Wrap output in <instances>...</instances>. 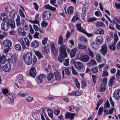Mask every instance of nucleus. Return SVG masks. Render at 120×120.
<instances>
[{
	"instance_id": "nucleus-54",
	"label": "nucleus",
	"mask_w": 120,
	"mask_h": 120,
	"mask_svg": "<svg viewBox=\"0 0 120 120\" xmlns=\"http://www.w3.org/2000/svg\"><path fill=\"white\" fill-rule=\"evenodd\" d=\"M39 34L38 33L36 32L33 35V37L34 38L39 39Z\"/></svg>"
},
{
	"instance_id": "nucleus-6",
	"label": "nucleus",
	"mask_w": 120,
	"mask_h": 120,
	"mask_svg": "<svg viewBox=\"0 0 120 120\" xmlns=\"http://www.w3.org/2000/svg\"><path fill=\"white\" fill-rule=\"evenodd\" d=\"M50 46L52 52L55 56H57L58 54V51L55 49L54 44L52 42H51Z\"/></svg>"
},
{
	"instance_id": "nucleus-46",
	"label": "nucleus",
	"mask_w": 120,
	"mask_h": 120,
	"mask_svg": "<svg viewBox=\"0 0 120 120\" xmlns=\"http://www.w3.org/2000/svg\"><path fill=\"white\" fill-rule=\"evenodd\" d=\"M48 23L43 21L41 24V26L43 27H45L47 26Z\"/></svg>"
},
{
	"instance_id": "nucleus-9",
	"label": "nucleus",
	"mask_w": 120,
	"mask_h": 120,
	"mask_svg": "<svg viewBox=\"0 0 120 120\" xmlns=\"http://www.w3.org/2000/svg\"><path fill=\"white\" fill-rule=\"evenodd\" d=\"M75 66L78 70L82 69L83 67L82 64L79 62H75L74 63Z\"/></svg>"
},
{
	"instance_id": "nucleus-42",
	"label": "nucleus",
	"mask_w": 120,
	"mask_h": 120,
	"mask_svg": "<svg viewBox=\"0 0 120 120\" xmlns=\"http://www.w3.org/2000/svg\"><path fill=\"white\" fill-rule=\"evenodd\" d=\"M24 40L26 45L29 47L30 45V42L28 39L26 38H24Z\"/></svg>"
},
{
	"instance_id": "nucleus-7",
	"label": "nucleus",
	"mask_w": 120,
	"mask_h": 120,
	"mask_svg": "<svg viewBox=\"0 0 120 120\" xmlns=\"http://www.w3.org/2000/svg\"><path fill=\"white\" fill-rule=\"evenodd\" d=\"M66 119H69L71 120H73L74 118L75 114L70 112H67L64 115Z\"/></svg>"
},
{
	"instance_id": "nucleus-49",
	"label": "nucleus",
	"mask_w": 120,
	"mask_h": 120,
	"mask_svg": "<svg viewBox=\"0 0 120 120\" xmlns=\"http://www.w3.org/2000/svg\"><path fill=\"white\" fill-rule=\"evenodd\" d=\"M116 44H113L111 45H109V47L110 49L112 50H114L115 49V46Z\"/></svg>"
},
{
	"instance_id": "nucleus-44",
	"label": "nucleus",
	"mask_w": 120,
	"mask_h": 120,
	"mask_svg": "<svg viewBox=\"0 0 120 120\" xmlns=\"http://www.w3.org/2000/svg\"><path fill=\"white\" fill-rule=\"evenodd\" d=\"M88 53L89 55L91 57H94V55L93 52L89 49L88 48Z\"/></svg>"
},
{
	"instance_id": "nucleus-26",
	"label": "nucleus",
	"mask_w": 120,
	"mask_h": 120,
	"mask_svg": "<svg viewBox=\"0 0 120 120\" xmlns=\"http://www.w3.org/2000/svg\"><path fill=\"white\" fill-rule=\"evenodd\" d=\"M115 80V77L113 76L110 78L109 81V85L110 86H111L113 84V82Z\"/></svg>"
},
{
	"instance_id": "nucleus-18",
	"label": "nucleus",
	"mask_w": 120,
	"mask_h": 120,
	"mask_svg": "<svg viewBox=\"0 0 120 120\" xmlns=\"http://www.w3.org/2000/svg\"><path fill=\"white\" fill-rule=\"evenodd\" d=\"M8 22L11 28L13 29L15 28V23L14 21L11 19H9Z\"/></svg>"
},
{
	"instance_id": "nucleus-20",
	"label": "nucleus",
	"mask_w": 120,
	"mask_h": 120,
	"mask_svg": "<svg viewBox=\"0 0 120 120\" xmlns=\"http://www.w3.org/2000/svg\"><path fill=\"white\" fill-rule=\"evenodd\" d=\"M45 8L46 9H49L52 11H55L56 8L53 7H52L49 4H47L45 5Z\"/></svg>"
},
{
	"instance_id": "nucleus-22",
	"label": "nucleus",
	"mask_w": 120,
	"mask_h": 120,
	"mask_svg": "<svg viewBox=\"0 0 120 120\" xmlns=\"http://www.w3.org/2000/svg\"><path fill=\"white\" fill-rule=\"evenodd\" d=\"M8 24L6 25L5 24L4 22H3L1 24V29L2 30L7 31L8 28Z\"/></svg>"
},
{
	"instance_id": "nucleus-58",
	"label": "nucleus",
	"mask_w": 120,
	"mask_h": 120,
	"mask_svg": "<svg viewBox=\"0 0 120 120\" xmlns=\"http://www.w3.org/2000/svg\"><path fill=\"white\" fill-rule=\"evenodd\" d=\"M103 109V106L99 108L98 111V115H100L102 112Z\"/></svg>"
},
{
	"instance_id": "nucleus-62",
	"label": "nucleus",
	"mask_w": 120,
	"mask_h": 120,
	"mask_svg": "<svg viewBox=\"0 0 120 120\" xmlns=\"http://www.w3.org/2000/svg\"><path fill=\"white\" fill-rule=\"evenodd\" d=\"M26 99L28 102H30L32 101L33 98L31 97H28L26 98Z\"/></svg>"
},
{
	"instance_id": "nucleus-16",
	"label": "nucleus",
	"mask_w": 120,
	"mask_h": 120,
	"mask_svg": "<svg viewBox=\"0 0 120 120\" xmlns=\"http://www.w3.org/2000/svg\"><path fill=\"white\" fill-rule=\"evenodd\" d=\"M18 32L19 34L22 36H25L26 33L21 27H19L18 29Z\"/></svg>"
},
{
	"instance_id": "nucleus-14",
	"label": "nucleus",
	"mask_w": 120,
	"mask_h": 120,
	"mask_svg": "<svg viewBox=\"0 0 120 120\" xmlns=\"http://www.w3.org/2000/svg\"><path fill=\"white\" fill-rule=\"evenodd\" d=\"M36 74V71L34 67L32 68L30 70L29 74L32 77H34Z\"/></svg>"
},
{
	"instance_id": "nucleus-21",
	"label": "nucleus",
	"mask_w": 120,
	"mask_h": 120,
	"mask_svg": "<svg viewBox=\"0 0 120 120\" xmlns=\"http://www.w3.org/2000/svg\"><path fill=\"white\" fill-rule=\"evenodd\" d=\"M76 26L78 30L80 32L82 33L85 32V30L81 26L80 24H77L76 25Z\"/></svg>"
},
{
	"instance_id": "nucleus-63",
	"label": "nucleus",
	"mask_w": 120,
	"mask_h": 120,
	"mask_svg": "<svg viewBox=\"0 0 120 120\" xmlns=\"http://www.w3.org/2000/svg\"><path fill=\"white\" fill-rule=\"evenodd\" d=\"M36 55L38 57L39 59H40L42 57V56L39 52H37L36 53Z\"/></svg>"
},
{
	"instance_id": "nucleus-1",
	"label": "nucleus",
	"mask_w": 120,
	"mask_h": 120,
	"mask_svg": "<svg viewBox=\"0 0 120 120\" xmlns=\"http://www.w3.org/2000/svg\"><path fill=\"white\" fill-rule=\"evenodd\" d=\"M110 105L108 100H107L104 105V112L105 115H108L112 114L114 110V108L112 107L109 110L108 108H109Z\"/></svg>"
},
{
	"instance_id": "nucleus-32",
	"label": "nucleus",
	"mask_w": 120,
	"mask_h": 120,
	"mask_svg": "<svg viewBox=\"0 0 120 120\" xmlns=\"http://www.w3.org/2000/svg\"><path fill=\"white\" fill-rule=\"evenodd\" d=\"M56 79V80H59L60 79V74L58 72H55L54 73Z\"/></svg>"
},
{
	"instance_id": "nucleus-34",
	"label": "nucleus",
	"mask_w": 120,
	"mask_h": 120,
	"mask_svg": "<svg viewBox=\"0 0 120 120\" xmlns=\"http://www.w3.org/2000/svg\"><path fill=\"white\" fill-rule=\"evenodd\" d=\"M78 48L79 49H86L87 47L86 45H83L81 44H78Z\"/></svg>"
},
{
	"instance_id": "nucleus-43",
	"label": "nucleus",
	"mask_w": 120,
	"mask_h": 120,
	"mask_svg": "<svg viewBox=\"0 0 120 120\" xmlns=\"http://www.w3.org/2000/svg\"><path fill=\"white\" fill-rule=\"evenodd\" d=\"M58 43L59 44L61 45L63 43V38L62 35H60L59 37Z\"/></svg>"
},
{
	"instance_id": "nucleus-64",
	"label": "nucleus",
	"mask_w": 120,
	"mask_h": 120,
	"mask_svg": "<svg viewBox=\"0 0 120 120\" xmlns=\"http://www.w3.org/2000/svg\"><path fill=\"white\" fill-rule=\"evenodd\" d=\"M65 74L68 75H69L70 74V72L69 69L68 68H65Z\"/></svg>"
},
{
	"instance_id": "nucleus-27",
	"label": "nucleus",
	"mask_w": 120,
	"mask_h": 120,
	"mask_svg": "<svg viewBox=\"0 0 120 120\" xmlns=\"http://www.w3.org/2000/svg\"><path fill=\"white\" fill-rule=\"evenodd\" d=\"M105 85L103 84H102L100 86V91L101 92H104L106 89Z\"/></svg>"
},
{
	"instance_id": "nucleus-25",
	"label": "nucleus",
	"mask_w": 120,
	"mask_h": 120,
	"mask_svg": "<svg viewBox=\"0 0 120 120\" xmlns=\"http://www.w3.org/2000/svg\"><path fill=\"white\" fill-rule=\"evenodd\" d=\"M74 7L71 6L69 7L67 10V12L68 14L71 15L73 12Z\"/></svg>"
},
{
	"instance_id": "nucleus-10",
	"label": "nucleus",
	"mask_w": 120,
	"mask_h": 120,
	"mask_svg": "<svg viewBox=\"0 0 120 120\" xmlns=\"http://www.w3.org/2000/svg\"><path fill=\"white\" fill-rule=\"evenodd\" d=\"M11 65L10 64H7L5 65L3 67V70L6 72H8L11 69Z\"/></svg>"
},
{
	"instance_id": "nucleus-40",
	"label": "nucleus",
	"mask_w": 120,
	"mask_h": 120,
	"mask_svg": "<svg viewBox=\"0 0 120 120\" xmlns=\"http://www.w3.org/2000/svg\"><path fill=\"white\" fill-rule=\"evenodd\" d=\"M82 91L80 90H78L76 91L75 92V96H79L82 94Z\"/></svg>"
},
{
	"instance_id": "nucleus-33",
	"label": "nucleus",
	"mask_w": 120,
	"mask_h": 120,
	"mask_svg": "<svg viewBox=\"0 0 120 120\" xmlns=\"http://www.w3.org/2000/svg\"><path fill=\"white\" fill-rule=\"evenodd\" d=\"M15 49L17 50L20 51L21 50V48L20 45L18 44L15 45L14 47Z\"/></svg>"
},
{
	"instance_id": "nucleus-23",
	"label": "nucleus",
	"mask_w": 120,
	"mask_h": 120,
	"mask_svg": "<svg viewBox=\"0 0 120 120\" xmlns=\"http://www.w3.org/2000/svg\"><path fill=\"white\" fill-rule=\"evenodd\" d=\"M45 77V75L44 74H41L39 75L38 76L37 78L39 80L40 83L42 82V79Z\"/></svg>"
},
{
	"instance_id": "nucleus-35",
	"label": "nucleus",
	"mask_w": 120,
	"mask_h": 120,
	"mask_svg": "<svg viewBox=\"0 0 120 120\" xmlns=\"http://www.w3.org/2000/svg\"><path fill=\"white\" fill-rule=\"evenodd\" d=\"M0 18L1 20L4 21H6L8 19L7 15H0Z\"/></svg>"
},
{
	"instance_id": "nucleus-60",
	"label": "nucleus",
	"mask_w": 120,
	"mask_h": 120,
	"mask_svg": "<svg viewBox=\"0 0 120 120\" xmlns=\"http://www.w3.org/2000/svg\"><path fill=\"white\" fill-rule=\"evenodd\" d=\"M71 69L72 72L73 74L74 75H77V72H76L75 70L74 69V67L73 66H71Z\"/></svg>"
},
{
	"instance_id": "nucleus-28",
	"label": "nucleus",
	"mask_w": 120,
	"mask_h": 120,
	"mask_svg": "<svg viewBox=\"0 0 120 120\" xmlns=\"http://www.w3.org/2000/svg\"><path fill=\"white\" fill-rule=\"evenodd\" d=\"M96 62L93 59H91L89 63L88 64L89 66L93 65H95Z\"/></svg>"
},
{
	"instance_id": "nucleus-57",
	"label": "nucleus",
	"mask_w": 120,
	"mask_h": 120,
	"mask_svg": "<svg viewBox=\"0 0 120 120\" xmlns=\"http://www.w3.org/2000/svg\"><path fill=\"white\" fill-rule=\"evenodd\" d=\"M51 13L49 11H44L42 15H50Z\"/></svg>"
},
{
	"instance_id": "nucleus-47",
	"label": "nucleus",
	"mask_w": 120,
	"mask_h": 120,
	"mask_svg": "<svg viewBox=\"0 0 120 120\" xmlns=\"http://www.w3.org/2000/svg\"><path fill=\"white\" fill-rule=\"evenodd\" d=\"M75 84L76 87L79 88L80 87V85L79 82H78V79L76 78H75Z\"/></svg>"
},
{
	"instance_id": "nucleus-45",
	"label": "nucleus",
	"mask_w": 120,
	"mask_h": 120,
	"mask_svg": "<svg viewBox=\"0 0 120 120\" xmlns=\"http://www.w3.org/2000/svg\"><path fill=\"white\" fill-rule=\"evenodd\" d=\"M65 57L61 56L60 54L59 56L58 57V59L60 63H62L64 60V58Z\"/></svg>"
},
{
	"instance_id": "nucleus-13",
	"label": "nucleus",
	"mask_w": 120,
	"mask_h": 120,
	"mask_svg": "<svg viewBox=\"0 0 120 120\" xmlns=\"http://www.w3.org/2000/svg\"><path fill=\"white\" fill-rule=\"evenodd\" d=\"M39 45V43L36 40H34L31 43L30 45L33 48L38 47Z\"/></svg>"
},
{
	"instance_id": "nucleus-11",
	"label": "nucleus",
	"mask_w": 120,
	"mask_h": 120,
	"mask_svg": "<svg viewBox=\"0 0 120 120\" xmlns=\"http://www.w3.org/2000/svg\"><path fill=\"white\" fill-rule=\"evenodd\" d=\"M4 46L5 47H10L12 44L11 41L7 39L5 40L3 42Z\"/></svg>"
},
{
	"instance_id": "nucleus-50",
	"label": "nucleus",
	"mask_w": 120,
	"mask_h": 120,
	"mask_svg": "<svg viewBox=\"0 0 120 120\" xmlns=\"http://www.w3.org/2000/svg\"><path fill=\"white\" fill-rule=\"evenodd\" d=\"M97 19L94 18H89L87 20L89 22H91L97 20Z\"/></svg>"
},
{
	"instance_id": "nucleus-48",
	"label": "nucleus",
	"mask_w": 120,
	"mask_h": 120,
	"mask_svg": "<svg viewBox=\"0 0 120 120\" xmlns=\"http://www.w3.org/2000/svg\"><path fill=\"white\" fill-rule=\"evenodd\" d=\"M48 39L45 37H44L43 39L42 40V42L43 45H44L47 43Z\"/></svg>"
},
{
	"instance_id": "nucleus-5",
	"label": "nucleus",
	"mask_w": 120,
	"mask_h": 120,
	"mask_svg": "<svg viewBox=\"0 0 120 120\" xmlns=\"http://www.w3.org/2000/svg\"><path fill=\"white\" fill-rule=\"evenodd\" d=\"M90 58V57L87 55L81 54L79 59L82 62H86L89 60Z\"/></svg>"
},
{
	"instance_id": "nucleus-61",
	"label": "nucleus",
	"mask_w": 120,
	"mask_h": 120,
	"mask_svg": "<svg viewBox=\"0 0 120 120\" xmlns=\"http://www.w3.org/2000/svg\"><path fill=\"white\" fill-rule=\"evenodd\" d=\"M20 43L22 45L23 49H25L26 48V46L24 41H22L20 42Z\"/></svg>"
},
{
	"instance_id": "nucleus-12",
	"label": "nucleus",
	"mask_w": 120,
	"mask_h": 120,
	"mask_svg": "<svg viewBox=\"0 0 120 120\" xmlns=\"http://www.w3.org/2000/svg\"><path fill=\"white\" fill-rule=\"evenodd\" d=\"M107 47L106 45L104 44L102 46L101 49V53L105 55L107 52Z\"/></svg>"
},
{
	"instance_id": "nucleus-24",
	"label": "nucleus",
	"mask_w": 120,
	"mask_h": 120,
	"mask_svg": "<svg viewBox=\"0 0 120 120\" xmlns=\"http://www.w3.org/2000/svg\"><path fill=\"white\" fill-rule=\"evenodd\" d=\"M22 26L24 30H28L29 29V27L28 24L26 22H24L22 24Z\"/></svg>"
},
{
	"instance_id": "nucleus-55",
	"label": "nucleus",
	"mask_w": 120,
	"mask_h": 120,
	"mask_svg": "<svg viewBox=\"0 0 120 120\" xmlns=\"http://www.w3.org/2000/svg\"><path fill=\"white\" fill-rule=\"evenodd\" d=\"M79 18L77 17L74 16L71 19V21L73 22H74L75 21L79 19Z\"/></svg>"
},
{
	"instance_id": "nucleus-41",
	"label": "nucleus",
	"mask_w": 120,
	"mask_h": 120,
	"mask_svg": "<svg viewBox=\"0 0 120 120\" xmlns=\"http://www.w3.org/2000/svg\"><path fill=\"white\" fill-rule=\"evenodd\" d=\"M104 33V31L102 29H99L97 30L95 32V33L96 34H103Z\"/></svg>"
},
{
	"instance_id": "nucleus-53",
	"label": "nucleus",
	"mask_w": 120,
	"mask_h": 120,
	"mask_svg": "<svg viewBox=\"0 0 120 120\" xmlns=\"http://www.w3.org/2000/svg\"><path fill=\"white\" fill-rule=\"evenodd\" d=\"M69 59H67L65 60L63 62L64 64L66 66H67L68 65L69 63Z\"/></svg>"
},
{
	"instance_id": "nucleus-39",
	"label": "nucleus",
	"mask_w": 120,
	"mask_h": 120,
	"mask_svg": "<svg viewBox=\"0 0 120 120\" xmlns=\"http://www.w3.org/2000/svg\"><path fill=\"white\" fill-rule=\"evenodd\" d=\"M91 71L93 73H96L98 71V68L97 67H93L91 69Z\"/></svg>"
},
{
	"instance_id": "nucleus-3",
	"label": "nucleus",
	"mask_w": 120,
	"mask_h": 120,
	"mask_svg": "<svg viewBox=\"0 0 120 120\" xmlns=\"http://www.w3.org/2000/svg\"><path fill=\"white\" fill-rule=\"evenodd\" d=\"M59 51L61 56L64 57H67V54L66 51L65 46L64 45H62L60 46Z\"/></svg>"
},
{
	"instance_id": "nucleus-29",
	"label": "nucleus",
	"mask_w": 120,
	"mask_h": 120,
	"mask_svg": "<svg viewBox=\"0 0 120 120\" xmlns=\"http://www.w3.org/2000/svg\"><path fill=\"white\" fill-rule=\"evenodd\" d=\"M54 77V75L52 73L50 72L47 75V78L48 80H51Z\"/></svg>"
},
{
	"instance_id": "nucleus-52",
	"label": "nucleus",
	"mask_w": 120,
	"mask_h": 120,
	"mask_svg": "<svg viewBox=\"0 0 120 120\" xmlns=\"http://www.w3.org/2000/svg\"><path fill=\"white\" fill-rule=\"evenodd\" d=\"M118 38L117 35L116 34H114V42L116 43L118 40Z\"/></svg>"
},
{
	"instance_id": "nucleus-31",
	"label": "nucleus",
	"mask_w": 120,
	"mask_h": 120,
	"mask_svg": "<svg viewBox=\"0 0 120 120\" xmlns=\"http://www.w3.org/2000/svg\"><path fill=\"white\" fill-rule=\"evenodd\" d=\"M47 111L49 116L51 118H52L53 117L52 111L49 109H47Z\"/></svg>"
},
{
	"instance_id": "nucleus-30",
	"label": "nucleus",
	"mask_w": 120,
	"mask_h": 120,
	"mask_svg": "<svg viewBox=\"0 0 120 120\" xmlns=\"http://www.w3.org/2000/svg\"><path fill=\"white\" fill-rule=\"evenodd\" d=\"M5 56H3L0 58V63L2 64L5 63Z\"/></svg>"
},
{
	"instance_id": "nucleus-56",
	"label": "nucleus",
	"mask_w": 120,
	"mask_h": 120,
	"mask_svg": "<svg viewBox=\"0 0 120 120\" xmlns=\"http://www.w3.org/2000/svg\"><path fill=\"white\" fill-rule=\"evenodd\" d=\"M50 15H42V18L44 20H46L48 19L50 17Z\"/></svg>"
},
{
	"instance_id": "nucleus-38",
	"label": "nucleus",
	"mask_w": 120,
	"mask_h": 120,
	"mask_svg": "<svg viewBox=\"0 0 120 120\" xmlns=\"http://www.w3.org/2000/svg\"><path fill=\"white\" fill-rule=\"evenodd\" d=\"M20 17L19 15H18L17 18L16 20V22L17 26H20Z\"/></svg>"
},
{
	"instance_id": "nucleus-59",
	"label": "nucleus",
	"mask_w": 120,
	"mask_h": 120,
	"mask_svg": "<svg viewBox=\"0 0 120 120\" xmlns=\"http://www.w3.org/2000/svg\"><path fill=\"white\" fill-rule=\"evenodd\" d=\"M96 59L98 62H100L101 60V56L99 54H97L96 56Z\"/></svg>"
},
{
	"instance_id": "nucleus-51",
	"label": "nucleus",
	"mask_w": 120,
	"mask_h": 120,
	"mask_svg": "<svg viewBox=\"0 0 120 120\" xmlns=\"http://www.w3.org/2000/svg\"><path fill=\"white\" fill-rule=\"evenodd\" d=\"M116 78L118 79H120V70H118L116 74Z\"/></svg>"
},
{
	"instance_id": "nucleus-8",
	"label": "nucleus",
	"mask_w": 120,
	"mask_h": 120,
	"mask_svg": "<svg viewBox=\"0 0 120 120\" xmlns=\"http://www.w3.org/2000/svg\"><path fill=\"white\" fill-rule=\"evenodd\" d=\"M113 96L115 99L119 100L120 98V89H119L115 90L113 94Z\"/></svg>"
},
{
	"instance_id": "nucleus-4",
	"label": "nucleus",
	"mask_w": 120,
	"mask_h": 120,
	"mask_svg": "<svg viewBox=\"0 0 120 120\" xmlns=\"http://www.w3.org/2000/svg\"><path fill=\"white\" fill-rule=\"evenodd\" d=\"M5 97L8 98V101H9L11 103H13L14 102L15 96L14 93H11L5 95Z\"/></svg>"
},
{
	"instance_id": "nucleus-19",
	"label": "nucleus",
	"mask_w": 120,
	"mask_h": 120,
	"mask_svg": "<svg viewBox=\"0 0 120 120\" xmlns=\"http://www.w3.org/2000/svg\"><path fill=\"white\" fill-rule=\"evenodd\" d=\"M77 50V49L75 48L72 49L71 50L70 53V56L71 57L73 58L75 57Z\"/></svg>"
},
{
	"instance_id": "nucleus-36",
	"label": "nucleus",
	"mask_w": 120,
	"mask_h": 120,
	"mask_svg": "<svg viewBox=\"0 0 120 120\" xmlns=\"http://www.w3.org/2000/svg\"><path fill=\"white\" fill-rule=\"evenodd\" d=\"M96 26L99 28L100 27H103L104 26V24L101 22H98L97 23L95 24Z\"/></svg>"
},
{
	"instance_id": "nucleus-17",
	"label": "nucleus",
	"mask_w": 120,
	"mask_h": 120,
	"mask_svg": "<svg viewBox=\"0 0 120 120\" xmlns=\"http://www.w3.org/2000/svg\"><path fill=\"white\" fill-rule=\"evenodd\" d=\"M12 55L11 53L7 54L5 57V58L7 62L9 63L12 59Z\"/></svg>"
},
{
	"instance_id": "nucleus-15",
	"label": "nucleus",
	"mask_w": 120,
	"mask_h": 120,
	"mask_svg": "<svg viewBox=\"0 0 120 120\" xmlns=\"http://www.w3.org/2000/svg\"><path fill=\"white\" fill-rule=\"evenodd\" d=\"M103 40V38L101 36H98L96 39V43L97 44L100 45L102 43Z\"/></svg>"
},
{
	"instance_id": "nucleus-37",
	"label": "nucleus",
	"mask_w": 120,
	"mask_h": 120,
	"mask_svg": "<svg viewBox=\"0 0 120 120\" xmlns=\"http://www.w3.org/2000/svg\"><path fill=\"white\" fill-rule=\"evenodd\" d=\"M29 21L32 23L37 24L39 26H40L39 21H38L36 19H35L33 21H32L31 20H29Z\"/></svg>"
},
{
	"instance_id": "nucleus-2",
	"label": "nucleus",
	"mask_w": 120,
	"mask_h": 120,
	"mask_svg": "<svg viewBox=\"0 0 120 120\" xmlns=\"http://www.w3.org/2000/svg\"><path fill=\"white\" fill-rule=\"evenodd\" d=\"M25 63L27 64H30L32 62V53L30 52H28L26 54L24 55L22 57Z\"/></svg>"
}]
</instances>
